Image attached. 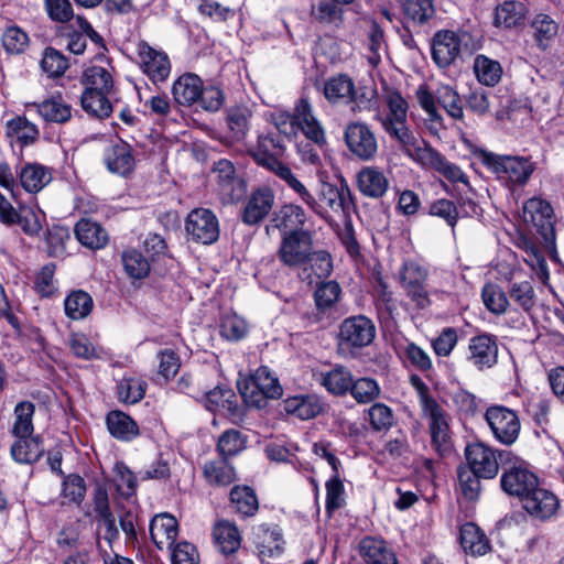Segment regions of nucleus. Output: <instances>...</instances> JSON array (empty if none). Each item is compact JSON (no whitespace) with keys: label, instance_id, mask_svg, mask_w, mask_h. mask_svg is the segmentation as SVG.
Returning a JSON list of instances; mask_svg holds the SVG:
<instances>
[{"label":"nucleus","instance_id":"obj_26","mask_svg":"<svg viewBox=\"0 0 564 564\" xmlns=\"http://www.w3.org/2000/svg\"><path fill=\"white\" fill-rule=\"evenodd\" d=\"M105 163L112 173L123 176L129 174L134 166L130 145L120 141L108 147L105 151Z\"/></svg>","mask_w":564,"mask_h":564},{"label":"nucleus","instance_id":"obj_49","mask_svg":"<svg viewBox=\"0 0 564 564\" xmlns=\"http://www.w3.org/2000/svg\"><path fill=\"white\" fill-rule=\"evenodd\" d=\"M93 299L84 291H74L65 299V314L72 319L85 318L93 310Z\"/></svg>","mask_w":564,"mask_h":564},{"label":"nucleus","instance_id":"obj_7","mask_svg":"<svg viewBox=\"0 0 564 564\" xmlns=\"http://www.w3.org/2000/svg\"><path fill=\"white\" fill-rule=\"evenodd\" d=\"M313 252V236L308 230H289L282 236L278 251L288 267H302Z\"/></svg>","mask_w":564,"mask_h":564},{"label":"nucleus","instance_id":"obj_64","mask_svg":"<svg viewBox=\"0 0 564 564\" xmlns=\"http://www.w3.org/2000/svg\"><path fill=\"white\" fill-rule=\"evenodd\" d=\"M340 293L341 288L337 282H322L314 293L316 306L323 311L332 308L338 302Z\"/></svg>","mask_w":564,"mask_h":564},{"label":"nucleus","instance_id":"obj_56","mask_svg":"<svg viewBox=\"0 0 564 564\" xmlns=\"http://www.w3.org/2000/svg\"><path fill=\"white\" fill-rule=\"evenodd\" d=\"M68 67V59L59 51L53 47H46L44 50L41 59V68L48 77H61Z\"/></svg>","mask_w":564,"mask_h":564},{"label":"nucleus","instance_id":"obj_45","mask_svg":"<svg viewBox=\"0 0 564 564\" xmlns=\"http://www.w3.org/2000/svg\"><path fill=\"white\" fill-rule=\"evenodd\" d=\"M375 302L379 318L382 322L388 323L394 319L395 314H398V304L392 296V292L389 291L388 285L382 280H379L376 288Z\"/></svg>","mask_w":564,"mask_h":564},{"label":"nucleus","instance_id":"obj_55","mask_svg":"<svg viewBox=\"0 0 564 564\" xmlns=\"http://www.w3.org/2000/svg\"><path fill=\"white\" fill-rule=\"evenodd\" d=\"M437 102L453 119L462 120L464 117L463 105L458 93L448 85L440 86L436 90Z\"/></svg>","mask_w":564,"mask_h":564},{"label":"nucleus","instance_id":"obj_17","mask_svg":"<svg viewBox=\"0 0 564 564\" xmlns=\"http://www.w3.org/2000/svg\"><path fill=\"white\" fill-rule=\"evenodd\" d=\"M275 195L269 186H260L252 191L241 212V220L249 226L261 223L272 210Z\"/></svg>","mask_w":564,"mask_h":564},{"label":"nucleus","instance_id":"obj_9","mask_svg":"<svg viewBox=\"0 0 564 564\" xmlns=\"http://www.w3.org/2000/svg\"><path fill=\"white\" fill-rule=\"evenodd\" d=\"M509 451L492 449L484 443H473L466 446L467 466L482 479H494L501 467V454Z\"/></svg>","mask_w":564,"mask_h":564},{"label":"nucleus","instance_id":"obj_51","mask_svg":"<svg viewBox=\"0 0 564 564\" xmlns=\"http://www.w3.org/2000/svg\"><path fill=\"white\" fill-rule=\"evenodd\" d=\"M524 20V4L520 1H505L497 7L495 22L497 25L512 28Z\"/></svg>","mask_w":564,"mask_h":564},{"label":"nucleus","instance_id":"obj_39","mask_svg":"<svg viewBox=\"0 0 564 564\" xmlns=\"http://www.w3.org/2000/svg\"><path fill=\"white\" fill-rule=\"evenodd\" d=\"M352 379L351 372L344 366H336L321 373L322 386L335 395H345L349 392Z\"/></svg>","mask_w":564,"mask_h":564},{"label":"nucleus","instance_id":"obj_24","mask_svg":"<svg viewBox=\"0 0 564 564\" xmlns=\"http://www.w3.org/2000/svg\"><path fill=\"white\" fill-rule=\"evenodd\" d=\"M358 551L366 564H398L395 554L381 539L364 538L358 544Z\"/></svg>","mask_w":564,"mask_h":564},{"label":"nucleus","instance_id":"obj_43","mask_svg":"<svg viewBox=\"0 0 564 564\" xmlns=\"http://www.w3.org/2000/svg\"><path fill=\"white\" fill-rule=\"evenodd\" d=\"M39 115L46 121L64 123L72 117V108L62 98H51L37 106Z\"/></svg>","mask_w":564,"mask_h":564},{"label":"nucleus","instance_id":"obj_18","mask_svg":"<svg viewBox=\"0 0 564 564\" xmlns=\"http://www.w3.org/2000/svg\"><path fill=\"white\" fill-rule=\"evenodd\" d=\"M297 131L315 144L322 147L326 143L325 131L313 112V107L307 99L301 98L293 110Z\"/></svg>","mask_w":564,"mask_h":564},{"label":"nucleus","instance_id":"obj_31","mask_svg":"<svg viewBox=\"0 0 564 564\" xmlns=\"http://www.w3.org/2000/svg\"><path fill=\"white\" fill-rule=\"evenodd\" d=\"M19 178L26 192L37 193L52 181V173L39 163H28L21 169Z\"/></svg>","mask_w":564,"mask_h":564},{"label":"nucleus","instance_id":"obj_14","mask_svg":"<svg viewBox=\"0 0 564 564\" xmlns=\"http://www.w3.org/2000/svg\"><path fill=\"white\" fill-rule=\"evenodd\" d=\"M523 220L536 227L546 245L554 243L553 208L550 203L538 197L530 198L523 206Z\"/></svg>","mask_w":564,"mask_h":564},{"label":"nucleus","instance_id":"obj_27","mask_svg":"<svg viewBox=\"0 0 564 564\" xmlns=\"http://www.w3.org/2000/svg\"><path fill=\"white\" fill-rule=\"evenodd\" d=\"M77 240L91 250L102 249L108 243V234L100 224L83 218L75 226Z\"/></svg>","mask_w":564,"mask_h":564},{"label":"nucleus","instance_id":"obj_23","mask_svg":"<svg viewBox=\"0 0 564 564\" xmlns=\"http://www.w3.org/2000/svg\"><path fill=\"white\" fill-rule=\"evenodd\" d=\"M177 521L169 513L156 514L150 523V535L159 547H171L177 538Z\"/></svg>","mask_w":564,"mask_h":564},{"label":"nucleus","instance_id":"obj_62","mask_svg":"<svg viewBox=\"0 0 564 564\" xmlns=\"http://www.w3.org/2000/svg\"><path fill=\"white\" fill-rule=\"evenodd\" d=\"M145 387V382L139 378H122L118 384L119 400L134 404L143 399Z\"/></svg>","mask_w":564,"mask_h":564},{"label":"nucleus","instance_id":"obj_46","mask_svg":"<svg viewBox=\"0 0 564 564\" xmlns=\"http://www.w3.org/2000/svg\"><path fill=\"white\" fill-rule=\"evenodd\" d=\"M14 220L13 225H19L26 236L37 237L43 229L45 215L41 210L35 212L30 207L20 206Z\"/></svg>","mask_w":564,"mask_h":564},{"label":"nucleus","instance_id":"obj_36","mask_svg":"<svg viewBox=\"0 0 564 564\" xmlns=\"http://www.w3.org/2000/svg\"><path fill=\"white\" fill-rule=\"evenodd\" d=\"M203 475L206 481L213 486H229L236 480L235 468L228 459L218 458L205 463Z\"/></svg>","mask_w":564,"mask_h":564},{"label":"nucleus","instance_id":"obj_33","mask_svg":"<svg viewBox=\"0 0 564 564\" xmlns=\"http://www.w3.org/2000/svg\"><path fill=\"white\" fill-rule=\"evenodd\" d=\"M109 433L117 440L131 441L139 435L137 423L121 411H111L106 417Z\"/></svg>","mask_w":564,"mask_h":564},{"label":"nucleus","instance_id":"obj_21","mask_svg":"<svg viewBox=\"0 0 564 564\" xmlns=\"http://www.w3.org/2000/svg\"><path fill=\"white\" fill-rule=\"evenodd\" d=\"M521 502L528 513L539 519L552 517L558 508L557 498L549 490L540 488L539 485L528 492Z\"/></svg>","mask_w":564,"mask_h":564},{"label":"nucleus","instance_id":"obj_13","mask_svg":"<svg viewBox=\"0 0 564 564\" xmlns=\"http://www.w3.org/2000/svg\"><path fill=\"white\" fill-rule=\"evenodd\" d=\"M137 53L140 68L153 84L164 83L169 78L171 62L165 52L155 50L147 42L141 41L138 44Z\"/></svg>","mask_w":564,"mask_h":564},{"label":"nucleus","instance_id":"obj_28","mask_svg":"<svg viewBox=\"0 0 564 564\" xmlns=\"http://www.w3.org/2000/svg\"><path fill=\"white\" fill-rule=\"evenodd\" d=\"M202 79L195 74H184L172 86L174 100L181 106H192L202 93Z\"/></svg>","mask_w":564,"mask_h":564},{"label":"nucleus","instance_id":"obj_42","mask_svg":"<svg viewBox=\"0 0 564 564\" xmlns=\"http://www.w3.org/2000/svg\"><path fill=\"white\" fill-rule=\"evenodd\" d=\"M230 501L236 511L243 517L254 516L259 508L256 492L248 486H235L230 491Z\"/></svg>","mask_w":564,"mask_h":564},{"label":"nucleus","instance_id":"obj_61","mask_svg":"<svg viewBox=\"0 0 564 564\" xmlns=\"http://www.w3.org/2000/svg\"><path fill=\"white\" fill-rule=\"evenodd\" d=\"M248 324L237 314H227L221 318L220 335L227 340L238 341L248 334Z\"/></svg>","mask_w":564,"mask_h":564},{"label":"nucleus","instance_id":"obj_35","mask_svg":"<svg viewBox=\"0 0 564 564\" xmlns=\"http://www.w3.org/2000/svg\"><path fill=\"white\" fill-rule=\"evenodd\" d=\"M252 111L247 106H234L227 109L226 121L230 138L242 141L249 130Z\"/></svg>","mask_w":564,"mask_h":564},{"label":"nucleus","instance_id":"obj_15","mask_svg":"<svg viewBox=\"0 0 564 564\" xmlns=\"http://www.w3.org/2000/svg\"><path fill=\"white\" fill-rule=\"evenodd\" d=\"M376 336L372 321L364 315L348 317L339 327L338 338L341 345L362 348L370 345Z\"/></svg>","mask_w":564,"mask_h":564},{"label":"nucleus","instance_id":"obj_4","mask_svg":"<svg viewBox=\"0 0 564 564\" xmlns=\"http://www.w3.org/2000/svg\"><path fill=\"white\" fill-rule=\"evenodd\" d=\"M501 488L510 496L521 500L538 486L539 479L530 470L529 464L512 453L501 454Z\"/></svg>","mask_w":564,"mask_h":564},{"label":"nucleus","instance_id":"obj_8","mask_svg":"<svg viewBox=\"0 0 564 564\" xmlns=\"http://www.w3.org/2000/svg\"><path fill=\"white\" fill-rule=\"evenodd\" d=\"M185 232L196 243L212 245L219 238L218 218L210 209L195 208L185 219Z\"/></svg>","mask_w":564,"mask_h":564},{"label":"nucleus","instance_id":"obj_10","mask_svg":"<svg viewBox=\"0 0 564 564\" xmlns=\"http://www.w3.org/2000/svg\"><path fill=\"white\" fill-rule=\"evenodd\" d=\"M485 417L497 441L505 445L517 441L520 421L514 411L502 405H492L486 410Z\"/></svg>","mask_w":564,"mask_h":564},{"label":"nucleus","instance_id":"obj_44","mask_svg":"<svg viewBox=\"0 0 564 564\" xmlns=\"http://www.w3.org/2000/svg\"><path fill=\"white\" fill-rule=\"evenodd\" d=\"M477 79L486 86H495L501 78L502 68L499 62L485 55H478L474 62Z\"/></svg>","mask_w":564,"mask_h":564},{"label":"nucleus","instance_id":"obj_48","mask_svg":"<svg viewBox=\"0 0 564 564\" xmlns=\"http://www.w3.org/2000/svg\"><path fill=\"white\" fill-rule=\"evenodd\" d=\"M235 392L229 388L216 387L205 395V405L212 411H230L237 406Z\"/></svg>","mask_w":564,"mask_h":564},{"label":"nucleus","instance_id":"obj_60","mask_svg":"<svg viewBox=\"0 0 564 564\" xmlns=\"http://www.w3.org/2000/svg\"><path fill=\"white\" fill-rule=\"evenodd\" d=\"M457 479L463 496L468 500H476L480 492V479L482 477L468 466H459L457 468Z\"/></svg>","mask_w":564,"mask_h":564},{"label":"nucleus","instance_id":"obj_57","mask_svg":"<svg viewBox=\"0 0 564 564\" xmlns=\"http://www.w3.org/2000/svg\"><path fill=\"white\" fill-rule=\"evenodd\" d=\"M481 297L487 310L496 315L506 313L509 306L507 294L497 284H486L482 288Z\"/></svg>","mask_w":564,"mask_h":564},{"label":"nucleus","instance_id":"obj_47","mask_svg":"<svg viewBox=\"0 0 564 564\" xmlns=\"http://www.w3.org/2000/svg\"><path fill=\"white\" fill-rule=\"evenodd\" d=\"M34 404L32 402H20L15 405V421L12 426V434L18 438L31 437L33 432L32 416Z\"/></svg>","mask_w":564,"mask_h":564},{"label":"nucleus","instance_id":"obj_58","mask_svg":"<svg viewBox=\"0 0 564 564\" xmlns=\"http://www.w3.org/2000/svg\"><path fill=\"white\" fill-rule=\"evenodd\" d=\"M533 36L541 48H545L549 41L557 34L558 26L546 14H536L531 23Z\"/></svg>","mask_w":564,"mask_h":564},{"label":"nucleus","instance_id":"obj_25","mask_svg":"<svg viewBox=\"0 0 564 564\" xmlns=\"http://www.w3.org/2000/svg\"><path fill=\"white\" fill-rule=\"evenodd\" d=\"M459 542L465 553L471 556H482L491 550L487 535L473 522L460 527Z\"/></svg>","mask_w":564,"mask_h":564},{"label":"nucleus","instance_id":"obj_32","mask_svg":"<svg viewBox=\"0 0 564 564\" xmlns=\"http://www.w3.org/2000/svg\"><path fill=\"white\" fill-rule=\"evenodd\" d=\"M45 448L39 436L17 440L10 449L12 458L19 464H33L44 454Z\"/></svg>","mask_w":564,"mask_h":564},{"label":"nucleus","instance_id":"obj_1","mask_svg":"<svg viewBox=\"0 0 564 564\" xmlns=\"http://www.w3.org/2000/svg\"><path fill=\"white\" fill-rule=\"evenodd\" d=\"M383 100L389 112L386 116L377 112L376 119L381 123L383 130L402 148L410 151L417 144L413 132L406 126L409 105L401 93L392 87H383Z\"/></svg>","mask_w":564,"mask_h":564},{"label":"nucleus","instance_id":"obj_59","mask_svg":"<svg viewBox=\"0 0 564 564\" xmlns=\"http://www.w3.org/2000/svg\"><path fill=\"white\" fill-rule=\"evenodd\" d=\"M245 446L246 437L237 430L225 431L217 443L218 453L225 459L239 454Z\"/></svg>","mask_w":564,"mask_h":564},{"label":"nucleus","instance_id":"obj_41","mask_svg":"<svg viewBox=\"0 0 564 564\" xmlns=\"http://www.w3.org/2000/svg\"><path fill=\"white\" fill-rule=\"evenodd\" d=\"M403 13L414 24H427L436 13L434 0H404Z\"/></svg>","mask_w":564,"mask_h":564},{"label":"nucleus","instance_id":"obj_11","mask_svg":"<svg viewBox=\"0 0 564 564\" xmlns=\"http://www.w3.org/2000/svg\"><path fill=\"white\" fill-rule=\"evenodd\" d=\"M425 419L429 421V430L435 451L444 456L452 452L448 414L437 401L422 408Z\"/></svg>","mask_w":564,"mask_h":564},{"label":"nucleus","instance_id":"obj_52","mask_svg":"<svg viewBox=\"0 0 564 564\" xmlns=\"http://www.w3.org/2000/svg\"><path fill=\"white\" fill-rule=\"evenodd\" d=\"M82 83L85 89L108 91L112 88V77L110 73L100 66H90L86 68L82 75Z\"/></svg>","mask_w":564,"mask_h":564},{"label":"nucleus","instance_id":"obj_2","mask_svg":"<svg viewBox=\"0 0 564 564\" xmlns=\"http://www.w3.org/2000/svg\"><path fill=\"white\" fill-rule=\"evenodd\" d=\"M284 152L285 147L282 140L273 133L259 134L257 144L248 149L249 155L259 166L272 172L289 187L299 189L301 187L300 180L290 166L280 160Z\"/></svg>","mask_w":564,"mask_h":564},{"label":"nucleus","instance_id":"obj_12","mask_svg":"<svg viewBox=\"0 0 564 564\" xmlns=\"http://www.w3.org/2000/svg\"><path fill=\"white\" fill-rule=\"evenodd\" d=\"M345 141L349 151L362 161H370L377 155L376 135L365 122L348 123L345 129Z\"/></svg>","mask_w":564,"mask_h":564},{"label":"nucleus","instance_id":"obj_34","mask_svg":"<svg viewBox=\"0 0 564 564\" xmlns=\"http://www.w3.org/2000/svg\"><path fill=\"white\" fill-rule=\"evenodd\" d=\"M214 541L221 553L232 554L240 547L241 536L238 528L227 521H218L213 531Z\"/></svg>","mask_w":564,"mask_h":564},{"label":"nucleus","instance_id":"obj_3","mask_svg":"<svg viewBox=\"0 0 564 564\" xmlns=\"http://www.w3.org/2000/svg\"><path fill=\"white\" fill-rule=\"evenodd\" d=\"M300 188L290 187L296 193L300 199L315 214L324 218L329 219V213L339 212L346 213L351 204V193L348 184L343 181L340 186L337 187L330 183H322L318 199L306 188V186L300 181Z\"/></svg>","mask_w":564,"mask_h":564},{"label":"nucleus","instance_id":"obj_37","mask_svg":"<svg viewBox=\"0 0 564 564\" xmlns=\"http://www.w3.org/2000/svg\"><path fill=\"white\" fill-rule=\"evenodd\" d=\"M307 220L305 210L296 204H284L274 214L272 221L276 228L289 230H304Z\"/></svg>","mask_w":564,"mask_h":564},{"label":"nucleus","instance_id":"obj_63","mask_svg":"<svg viewBox=\"0 0 564 564\" xmlns=\"http://www.w3.org/2000/svg\"><path fill=\"white\" fill-rule=\"evenodd\" d=\"M122 264L127 274L133 279H143L150 271V264L143 254L137 250L122 253Z\"/></svg>","mask_w":564,"mask_h":564},{"label":"nucleus","instance_id":"obj_20","mask_svg":"<svg viewBox=\"0 0 564 564\" xmlns=\"http://www.w3.org/2000/svg\"><path fill=\"white\" fill-rule=\"evenodd\" d=\"M460 53V39L453 31H438L433 37L432 57L438 67L453 64Z\"/></svg>","mask_w":564,"mask_h":564},{"label":"nucleus","instance_id":"obj_40","mask_svg":"<svg viewBox=\"0 0 564 564\" xmlns=\"http://www.w3.org/2000/svg\"><path fill=\"white\" fill-rule=\"evenodd\" d=\"M108 91L85 89L80 97L82 108L96 118H107L112 112V106L107 97Z\"/></svg>","mask_w":564,"mask_h":564},{"label":"nucleus","instance_id":"obj_22","mask_svg":"<svg viewBox=\"0 0 564 564\" xmlns=\"http://www.w3.org/2000/svg\"><path fill=\"white\" fill-rule=\"evenodd\" d=\"M358 191L368 198L378 199L384 196L389 181L383 171L377 166H364L356 175Z\"/></svg>","mask_w":564,"mask_h":564},{"label":"nucleus","instance_id":"obj_19","mask_svg":"<svg viewBox=\"0 0 564 564\" xmlns=\"http://www.w3.org/2000/svg\"><path fill=\"white\" fill-rule=\"evenodd\" d=\"M468 360L479 370L491 368L498 361V345L496 337L482 334L473 337L468 345Z\"/></svg>","mask_w":564,"mask_h":564},{"label":"nucleus","instance_id":"obj_5","mask_svg":"<svg viewBox=\"0 0 564 564\" xmlns=\"http://www.w3.org/2000/svg\"><path fill=\"white\" fill-rule=\"evenodd\" d=\"M484 162L508 187L525 185L536 169L535 163L524 156L488 153Z\"/></svg>","mask_w":564,"mask_h":564},{"label":"nucleus","instance_id":"obj_50","mask_svg":"<svg viewBox=\"0 0 564 564\" xmlns=\"http://www.w3.org/2000/svg\"><path fill=\"white\" fill-rule=\"evenodd\" d=\"M284 410L302 420H307L316 416L322 411V406L308 395H296L284 401Z\"/></svg>","mask_w":564,"mask_h":564},{"label":"nucleus","instance_id":"obj_53","mask_svg":"<svg viewBox=\"0 0 564 564\" xmlns=\"http://www.w3.org/2000/svg\"><path fill=\"white\" fill-rule=\"evenodd\" d=\"M349 392L358 403L366 404L379 398L381 389L377 380L362 377L357 380L352 379Z\"/></svg>","mask_w":564,"mask_h":564},{"label":"nucleus","instance_id":"obj_29","mask_svg":"<svg viewBox=\"0 0 564 564\" xmlns=\"http://www.w3.org/2000/svg\"><path fill=\"white\" fill-rule=\"evenodd\" d=\"M354 80L346 74H338L325 80L323 94L332 105H347L354 91Z\"/></svg>","mask_w":564,"mask_h":564},{"label":"nucleus","instance_id":"obj_30","mask_svg":"<svg viewBox=\"0 0 564 564\" xmlns=\"http://www.w3.org/2000/svg\"><path fill=\"white\" fill-rule=\"evenodd\" d=\"M352 113L378 111L380 100L378 90L373 85H354V91L347 104Z\"/></svg>","mask_w":564,"mask_h":564},{"label":"nucleus","instance_id":"obj_16","mask_svg":"<svg viewBox=\"0 0 564 564\" xmlns=\"http://www.w3.org/2000/svg\"><path fill=\"white\" fill-rule=\"evenodd\" d=\"M411 156L422 165L429 166L451 182L467 183L464 172L455 164L448 162L440 152L434 150L427 143L416 144L413 148Z\"/></svg>","mask_w":564,"mask_h":564},{"label":"nucleus","instance_id":"obj_6","mask_svg":"<svg viewBox=\"0 0 564 564\" xmlns=\"http://www.w3.org/2000/svg\"><path fill=\"white\" fill-rule=\"evenodd\" d=\"M245 402L254 408H262L267 399H278L282 395V387L268 367H260L248 379L238 386Z\"/></svg>","mask_w":564,"mask_h":564},{"label":"nucleus","instance_id":"obj_54","mask_svg":"<svg viewBox=\"0 0 564 564\" xmlns=\"http://www.w3.org/2000/svg\"><path fill=\"white\" fill-rule=\"evenodd\" d=\"M7 135L17 138L22 144L33 143L39 137V130L35 124L23 117H17L8 121Z\"/></svg>","mask_w":564,"mask_h":564},{"label":"nucleus","instance_id":"obj_38","mask_svg":"<svg viewBox=\"0 0 564 564\" xmlns=\"http://www.w3.org/2000/svg\"><path fill=\"white\" fill-rule=\"evenodd\" d=\"M301 276L313 283L312 273L317 279H326L333 272V260L330 254L325 250H317L312 252L305 264L302 265Z\"/></svg>","mask_w":564,"mask_h":564}]
</instances>
